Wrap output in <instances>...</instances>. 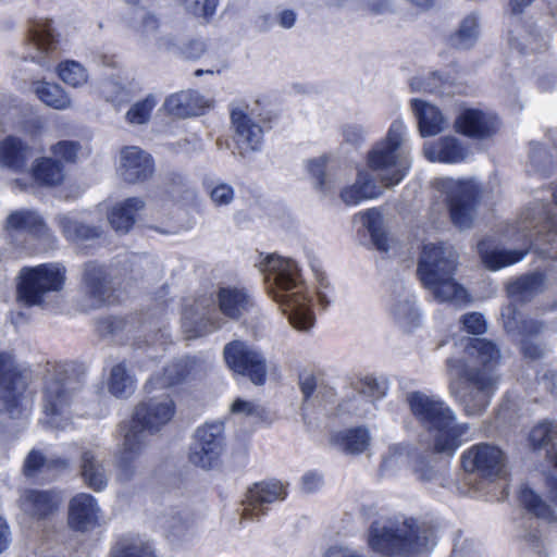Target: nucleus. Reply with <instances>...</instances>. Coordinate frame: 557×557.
<instances>
[{
  "label": "nucleus",
  "instance_id": "nucleus-53",
  "mask_svg": "<svg viewBox=\"0 0 557 557\" xmlns=\"http://www.w3.org/2000/svg\"><path fill=\"white\" fill-rule=\"evenodd\" d=\"M157 104V99L152 95H148L145 99L135 102L126 112L125 119L129 124H146Z\"/></svg>",
  "mask_w": 557,
  "mask_h": 557
},
{
  "label": "nucleus",
  "instance_id": "nucleus-42",
  "mask_svg": "<svg viewBox=\"0 0 557 557\" xmlns=\"http://www.w3.org/2000/svg\"><path fill=\"white\" fill-rule=\"evenodd\" d=\"M33 177L44 185H59L65 177L63 165L52 158H38L32 168Z\"/></svg>",
  "mask_w": 557,
  "mask_h": 557
},
{
  "label": "nucleus",
  "instance_id": "nucleus-41",
  "mask_svg": "<svg viewBox=\"0 0 557 557\" xmlns=\"http://www.w3.org/2000/svg\"><path fill=\"white\" fill-rule=\"evenodd\" d=\"M33 90L40 101L55 110H66L72 106L67 92L55 83L36 82Z\"/></svg>",
  "mask_w": 557,
  "mask_h": 557
},
{
  "label": "nucleus",
  "instance_id": "nucleus-12",
  "mask_svg": "<svg viewBox=\"0 0 557 557\" xmlns=\"http://www.w3.org/2000/svg\"><path fill=\"white\" fill-rule=\"evenodd\" d=\"M227 367L237 374L247 376L253 384L262 385L267 377V361L261 351L243 341H233L223 349Z\"/></svg>",
  "mask_w": 557,
  "mask_h": 557
},
{
  "label": "nucleus",
  "instance_id": "nucleus-57",
  "mask_svg": "<svg viewBox=\"0 0 557 557\" xmlns=\"http://www.w3.org/2000/svg\"><path fill=\"white\" fill-rule=\"evenodd\" d=\"M181 3L189 14L209 18L215 13L219 0H181Z\"/></svg>",
  "mask_w": 557,
  "mask_h": 557
},
{
  "label": "nucleus",
  "instance_id": "nucleus-24",
  "mask_svg": "<svg viewBox=\"0 0 557 557\" xmlns=\"http://www.w3.org/2000/svg\"><path fill=\"white\" fill-rule=\"evenodd\" d=\"M83 290L85 308L95 309L106 305L110 298V286L107 269L97 263L88 262L83 271Z\"/></svg>",
  "mask_w": 557,
  "mask_h": 557
},
{
  "label": "nucleus",
  "instance_id": "nucleus-44",
  "mask_svg": "<svg viewBox=\"0 0 557 557\" xmlns=\"http://www.w3.org/2000/svg\"><path fill=\"white\" fill-rule=\"evenodd\" d=\"M109 557H156L151 546L139 539H122L112 547Z\"/></svg>",
  "mask_w": 557,
  "mask_h": 557
},
{
  "label": "nucleus",
  "instance_id": "nucleus-60",
  "mask_svg": "<svg viewBox=\"0 0 557 557\" xmlns=\"http://www.w3.org/2000/svg\"><path fill=\"white\" fill-rule=\"evenodd\" d=\"M462 325L468 333L483 334L486 332V321L481 313L471 312L462 317Z\"/></svg>",
  "mask_w": 557,
  "mask_h": 557
},
{
  "label": "nucleus",
  "instance_id": "nucleus-2",
  "mask_svg": "<svg viewBox=\"0 0 557 557\" xmlns=\"http://www.w3.org/2000/svg\"><path fill=\"white\" fill-rule=\"evenodd\" d=\"M174 413V401L164 393L146 398L135 407L132 420L121 426L123 441L114 455L116 481L124 484L134 479L137 460L147 447V431H158Z\"/></svg>",
  "mask_w": 557,
  "mask_h": 557
},
{
  "label": "nucleus",
  "instance_id": "nucleus-19",
  "mask_svg": "<svg viewBox=\"0 0 557 557\" xmlns=\"http://www.w3.org/2000/svg\"><path fill=\"white\" fill-rule=\"evenodd\" d=\"M214 308L208 298H199L186 305L182 318V329L186 338H197L221 327V320L213 315Z\"/></svg>",
  "mask_w": 557,
  "mask_h": 557
},
{
  "label": "nucleus",
  "instance_id": "nucleus-56",
  "mask_svg": "<svg viewBox=\"0 0 557 557\" xmlns=\"http://www.w3.org/2000/svg\"><path fill=\"white\" fill-rule=\"evenodd\" d=\"M180 369H181L180 363H175V364H171V366L166 367L164 370V375L162 377H158V376L151 377L146 383L145 388L147 389V392L150 393V392L157 389L158 387H160V388L169 387V386H172V385L178 383L184 377V373Z\"/></svg>",
  "mask_w": 557,
  "mask_h": 557
},
{
  "label": "nucleus",
  "instance_id": "nucleus-20",
  "mask_svg": "<svg viewBox=\"0 0 557 557\" xmlns=\"http://www.w3.org/2000/svg\"><path fill=\"white\" fill-rule=\"evenodd\" d=\"M154 171L151 156L137 146H126L120 150L116 172L128 184H139L149 180Z\"/></svg>",
  "mask_w": 557,
  "mask_h": 557
},
{
  "label": "nucleus",
  "instance_id": "nucleus-45",
  "mask_svg": "<svg viewBox=\"0 0 557 557\" xmlns=\"http://www.w3.org/2000/svg\"><path fill=\"white\" fill-rule=\"evenodd\" d=\"M479 36V21L474 14L465 17L458 30L451 36V45L459 49H467L474 45Z\"/></svg>",
  "mask_w": 557,
  "mask_h": 557
},
{
  "label": "nucleus",
  "instance_id": "nucleus-58",
  "mask_svg": "<svg viewBox=\"0 0 557 557\" xmlns=\"http://www.w3.org/2000/svg\"><path fill=\"white\" fill-rule=\"evenodd\" d=\"M358 389L361 395L374 401L384 397L387 388L385 383H380L372 377H366L360 382Z\"/></svg>",
  "mask_w": 557,
  "mask_h": 557
},
{
  "label": "nucleus",
  "instance_id": "nucleus-39",
  "mask_svg": "<svg viewBox=\"0 0 557 557\" xmlns=\"http://www.w3.org/2000/svg\"><path fill=\"white\" fill-rule=\"evenodd\" d=\"M57 221L62 234L71 242L81 243L101 235L99 227L85 225L77 215L72 213L60 214Z\"/></svg>",
  "mask_w": 557,
  "mask_h": 557
},
{
  "label": "nucleus",
  "instance_id": "nucleus-55",
  "mask_svg": "<svg viewBox=\"0 0 557 557\" xmlns=\"http://www.w3.org/2000/svg\"><path fill=\"white\" fill-rule=\"evenodd\" d=\"M160 24L158 18L154 15L149 13H145L143 15L140 24L136 27L137 33L144 40H157V45L159 48H169L168 42L164 38L158 37Z\"/></svg>",
  "mask_w": 557,
  "mask_h": 557
},
{
  "label": "nucleus",
  "instance_id": "nucleus-31",
  "mask_svg": "<svg viewBox=\"0 0 557 557\" xmlns=\"http://www.w3.org/2000/svg\"><path fill=\"white\" fill-rule=\"evenodd\" d=\"M381 194L382 188L375 183L373 175L360 170L356 181L341 189L339 197L347 206H358L362 201L377 198Z\"/></svg>",
  "mask_w": 557,
  "mask_h": 557
},
{
  "label": "nucleus",
  "instance_id": "nucleus-22",
  "mask_svg": "<svg viewBox=\"0 0 557 557\" xmlns=\"http://www.w3.org/2000/svg\"><path fill=\"white\" fill-rule=\"evenodd\" d=\"M406 400L412 414L428 431L455 413L440 397L422 392L408 393Z\"/></svg>",
  "mask_w": 557,
  "mask_h": 557
},
{
  "label": "nucleus",
  "instance_id": "nucleus-5",
  "mask_svg": "<svg viewBox=\"0 0 557 557\" xmlns=\"http://www.w3.org/2000/svg\"><path fill=\"white\" fill-rule=\"evenodd\" d=\"M458 253L454 247L440 244H425L420 253L418 274L423 286L438 302H453L457 306L468 302L465 287L455 280Z\"/></svg>",
  "mask_w": 557,
  "mask_h": 557
},
{
  "label": "nucleus",
  "instance_id": "nucleus-49",
  "mask_svg": "<svg viewBox=\"0 0 557 557\" xmlns=\"http://www.w3.org/2000/svg\"><path fill=\"white\" fill-rule=\"evenodd\" d=\"M520 502L523 507L537 518L553 520V511L545 502L531 488L524 487L520 492Z\"/></svg>",
  "mask_w": 557,
  "mask_h": 557
},
{
  "label": "nucleus",
  "instance_id": "nucleus-28",
  "mask_svg": "<svg viewBox=\"0 0 557 557\" xmlns=\"http://www.w3.org/2000/svg\"><path fill=\"white\" fill-rule=\"evenodd\" d=\"M219 311L231 320H239L253 308L248 290L238 286L220 287L215 295Z\"/></svg>",
  "mask_w": 557,
  "mask_h": 557
},
{
  "label": "nucleus",
  "instance_id": "nucleus-46",
  "mask_svg": "<svg viewBox=\"0 0 557 557\" xmlns=\"http://www.w3.org/2000/svg\"><path fill=\"white\" fill-rule=\"evenodd\" d=\"M60 79L73 87L78 88L88 82V71L78 62L66 60L61 62L57 69Z\"/></svg>",
  "mask_w": 557,
  "mask_h": 557
},
{
  "label": "nucleus",
  "instance_id": "nucleus-33",
  "mask_svg": "<svg viewBox=\"0 0 557 557\" xmlns=\"http://www.w3.org/2000/svg\"><path fill=\"white\" fill-rule=\"evenodd\" d=\"M144 208L145 201L141 198H127L111 208L108 221L115 232L125 234L133 227Z\"/></svg>",
  "mask_w": 557,
  "mask_h": 557
},
{
  "label": "nucleus",
  "instance_id": "nucleus-27",
  "mask_svg": "<svg viewBox=\"0 0 557 557\" xmlns=\"http://www.w3.org/2000/svg\"><path fill=\"white\" fill-rule=\"evenodd\" d=\"M4 230L11 237L29 235L47 243L53 238L40 215L32 210H17L10 213L5 220Z\"/></svg>",
  "mask_w": 557,
  "mask_h": 557
},
{
  "label": "nucleus",
  "instance_id": "nucleus-8",
  "mask_svg": "<svg viewBox=\"0 0 557 557\" xmlns=\"http://www.w3.org/2000/svg\"><path fill=\"white\" fill-rule=\"evenodd\" d=\"M65 283V268L60 263L24 268L18 275L17 301L25 306H40L50 292H59Z\"/></svg>",
  "mask_w": 557,
  "mask_h": 557
},
{
  "label": "nucleus",
  "instance_id": "nucleus-30",
  "mask_svg": "<svg viewBox=\"0 0 557 557\" xmlns=\"http://www.w3.org/2000/svg\"><path fill=\"white\" fill-rule=\"evenodd\" d=\"M32 157V147L22 139L8 136L0 140V169L23 173L27 170Z\"/></svg>",
  "mask_w": 557,
  "mask_h": 557
},
{
  "label": "nucleus",
  "instance_id": "nucleus-1",
  "mask_svg": "<svg viewBox=\"0 0 557 557\" xmlns=\"http://www.w3.org/2000/svg\"><path fill=\"white\" fill-rule=\"evenodd\" d=\"M499 348L485 338L462 337L446 359L450 396L468 417L480 416L490 406L497 386L495 368Z\"/></svg>",
  "mask_w": 557,
  "mask_h": 557
},
{
  "label": "nucleus",
  "instance_id": "nucleus-17",
  "mask_svg": "<svg viewBox=\"0 0 557 557\" xmlns=\"http://www.w3.org/2000/svg\"><path fill=\"white\" fill-rule=\"evenodd\" d=\"M286 486L278 481L256 483L243 502L242 520H255L265 515L269 506L286 498Z\"/></svg>",
  "mask_w": 557,
  "mask_h": 557
},
{
  "label": "nucleus",
  "instance_id": "nucleus-43",
  "mask_svg": "<svg viewBox=\"0 0 557 557\" xmlns=\"http://www.w3.org/2000/svg\"><path fill=\"white\" fill-rule=\"evenodd\" d=\"M369 431L364 428L347 430L334 435L333 441L345 451L350 454L363 453L370 444Z\"/></svg>",
  "mask_w": 557,
  "mask_h": 557
},
{
  "label": "nucleus",
  "instance_id": "nucleus-40",
  "mask_svg": "<svg viewBox=\"0 0 557 557\" xmlns=\"http://www.w3.org/2000/svg\"><path fill=\"white\" fill-rule=\"evenodd\" d=\"M108 391L116 398H127L136 389V380L128 371L125 363L113 366L108 377Z\"/></svg>",
  "mask_w": 557,
  "mask_h": 557
},
{
  "label": "nucleus",
  "instance_id": "nucleus-35",
  "mask_svg": "<svg viewBox=\"0 0 557 557\" xmlns=\"http://www.w3.org/2000/svg\"><path fill=\"white\" fill-rule=\"evenodd\" d=\"M411 107L423 137L435 136L446 128L447 120L435 106L420 99H412Z\"/></svg>",
  "mask_w": 557,
  "mask_h": 557
},
{
  "label": "nucleus",
  "instance_id": "nucleus-47",
  "mask_svg": "<svg viewBox=\"0 0 557 557\" xmlns=\"http://www.w3.org/2000/svg\"><path fill=\"white\" fill-rule=\"evenodd\" d=\"M544 286V276L540 273H532L520 277L508 286V293L510 296L519 297L521 300H525L533 294L542 290Z\"/></svg>",
  "mask_w": 557,
  "mask_h": 557
},
{
  "label": "nucleus",
  "instance_id": "nucleus-11",
  "mask_svg": "<svg viewBox=\"0 0 557 557\" xmlns=\"http://www.w3.org/2000/svg\"><path fill=\"white\" fill-rule=\"evenodd\" d=\"M27 377L16 371L11 355L0 354V412L17 417L28 409L30 400L24 396Z\"/></svg>",
  "mask_w": 557,
  "mask_h": 557
},
{
  "label": "nucleus",
  "instance_id": "nucleus-21",
  "mask_svg": "<svg viewBox=\"0 0 557 557\" xmlns=\"http://www.w3.org/2000/svg\"><path fill=\"white\" fill-rule=\"evenodd\" d=\"M406 400L412 414L428 431L455 413L440 397L422 392L408 393Z\"/></svg>",
  "mask_w": 557,
  "mask_h": 557
},
{
  "label": "nucleus",
  "instance_id": "nucleus-37",
  "mask_svg": "<svg viewBox=\"0 0 557 557\" xmlns=\"http://www.w3.org/2000/svg\"><path fill=\"white\" fill-rule=\"evenodd\" d=\"M327 158L321 156L307 162V171L311 176L313 187L322 197H331L335 194L339 182L337 173L326 171Z\"/></svg>",
  "mask_w": 557,
  "mask_h": 557
},
{
  "label": "nucleus",
  "instance_id": "nucleus-9",
  "mask_svg": "<svg viewBox=\"0 0 557 557\" xmlns=\"http://www.w3.org/2000/svg\"><path fill=\"white\" fill-rule=\"evenodd\" d=\"M435 186L445 197L451 221L459 230L470 228L475 216L478 185L474 181L438 178Z\"/></svg>",
  "mask_w": 557,
  "mask_h": 557
},
{
  "label": "nucleus",
  "instance_id": "nucleus-15",
  "mask_svg": "<svg viewBox=\"0 0 557 557\" xmlns=\"http://www.w3.org/2000/svg\"><path fill=\"white\" fill-rule=\"evenodd\" d=\"M504 326L508 333L521 336V350L525 358L536 360L545 356L546 347L529 339L530 336L540 334L544 325L533 319H521L517 308L507 306L502 311Z\"/></svg>",
  "mask_w": 557,
  "mask_h": 557
},
{
  "label": "nucleus",
  "instance_id": "nucleus-16",
  "mask_svg": "<svg viewBox=\"0 0 557 557\" xmlns=\"http://www.w3.org/2000/svg\"><path fill=\"white\" fill-rule=\"evenodd\" d=\"M429 434L433 451L448 457L454 456L459 447L473 437L471 425L458 422L456 412L451 414V418L443 420L429 430Z\"/></svg>",
  "mask_w": 557,
  "mask_h": 557
},
{
  "label": "nucleus",
  "instance_id": "nucleus-54",
  "mask_svg": "<svg viewBox=\"0 0 557 557\" xmlns=\"http://www.w3.org/2000/svg\"><path fill=\"white\" fill-rule=\"evenodd\" d=\"M411 88L413 90L437 92L441 95H448L450 92L447 79L443 78L436 72L430 74L428 77H414L411 81Z\"/></svg>",
  "mask_w": 557,
  "mask_h": 557
},
{
  "label": "nucleus",
  "instance_id": "nucleus-38",
  "mask_svg": "<svg viewBox=\"0 0 557 557\" xmlns=\"http://www.w3.org/2000/svg\"><path fill=\"white\" fill-rule=\"evenodd\" d=\"M479 252L482 259L483 264L492 270L496 271L502 268L511 265L520 260L527 255L528 249L524 250H505L498 249L497 247H493L491 240H482L478 245Z\"/></svg>",
  "mask_w": 557,
  "mask_h": 557
},
{
  "label": "nucleus",
  "instance_id": "nucleus-36",
  "mask_svg": "<svg viewBox=\"0 0 557 557\" xmlns=\"http://www.w3.org/2000/svg\"><path fill=\"white\" fill-rule=\"evenodd\" d=\"M424 154L433 162L458 163L469 156V149L459 139L448 136L435 144H426Z\"/></svg>",
  "mask_w": 557,
  "mask_h": 557
},
{
  "label": "nucleus",
  "instance_id": "nucleus-50",
  "mask_svg": "<svg viewBox=\"0 0 557 557\" xmlns=\"http://www.w3.org/2000/svg\"><path fill=\"white\" fill-rule=\"evenodd\" d=\"M409 459V449L406 445L394 444L388 447L387 453L383 456L381 465V473L383 475H391Z\"/></svg>",
  "mask_w": 557,
  "mask_h": 557
},
{
  "label": "nucleus",
  "instance_id": "nucleus-13",
  "mask_svg": "<svg viewBox=\"0 0 557 557\" xmlns=\"http://www.w3.org/2000/svg\"><path fill=\"white\" fill-rule=\"evenodd\" d=\"M224 425L222 422L206 423L197 429L190 446L189 460L193 465L211 469L218 465L224 453Z\"/></svg>",
  "mask_w": 557,
  "mask_h": 557
},
{
  "label": "nucleus",
  "instance_id": "nucleus-51",
  "mask_svg": "<svg viewBox=\"0 0 557 557\" xmlns=\"http://www.w3.org/2000/svg\"><path fill=\"white\" fill-rule=\"evenodd\" d=\"M203 187L211 202L215 207H225L233 202L235 197L234 188L222 181H209L203 182Z\"/></svg>",
  "mask_w": 557,
  "mask_h": 557
},
{
  "label": "nucleus",
  "instance_id": "nucleus-34",
  "mask_svg": "<svg viewBox=\"0 0 557 557\" xmlns=\"http://www.w3.org/2000/svg\"><path fill=\"white\" fill-rule=\"evenodd\" d=\"M389 313L395 323L405 332H411L420 325L421 314L414 297L403 290L389 305Z\"/></svg>",
  "mask_w": 557,
  "mask_h": 557
},
{
  "label": "nucleus",
  "instance_id": "nucleus-3",
  "mask_svg": "<svg viewBox=\"0 0 557 557\" xmlns=\"http://www.w3.org/2000/svg\"><path fill=\"white\" fill-rule=\"evenodd\" d=\"M267 289L287 314L290 324L300 331L313 326L314 317L310 308V297L298 264L288 258L269 255L259 263Z\"/></svg>",
  "mask_w": 557,
  "mask_h": 557
},
{
  "label": "nucleus",
  "instance_id": "nucleus-48",
  "mask_svg": "<svg viewBox=\"0 0 557 557\" xmlns=\"http://www.w3.org/2000/svg\"><path fill=\"white\" fill-rule=\"evenodd\" d=\"M30 40L38 51L49 52L55 49L58 41L52 23H36L30 30Z\"/></svg>",
  "mask_w": 557,
  "mask_h": 557
},
{
  "label": "nucleus",
  "instance_id": "nucleus-7",
  "mask_svg": "<svg viewBox=\"0 0 557 557\" xmlns=\"http://www.w3.org/2000/svg\"><path fill=\"white\" fill-rule=\"evenodd\" d=\"M519 238L529 246H537L539 240H545L548 247H539L540 252L546 258L557 259V216L553 213V207L539 202L528 207L518 222Z\"/></svg>",
  "mask_w": 557,
  "mask_h": 557
},
{
  "label": "nucleus",
  "instance_id": "nucleus-29",
  "mask_svg": "<svg viewBox=\"0 0 557 557\" xmlns=\"http://www.w3.org/2000/svg\"><path fill=\"white\" fill-rule=\"evenodd\" d=\"M79 473L85 485L95 492H102L108 486L110 471L104 459L94 449L82 451Z\"/></svg>",
  "mask_w": 557,
  "mask_h": 557
},
{
  "label": "nucleus",
  "instance_id": "nucleus-62",
  "mask_svg": "<svg viewBox=\"0 0 557 557\" xmlns=\"http://www.w3.org/2000/svg\"><path fill=\"white\" fill-rule=\"evenodd\" d=\"M361 218L363 226L367 227L371 235L382 231V215L376 209H369L362 212Z\"/></svg>",
  "mask_w": 557,
  "mask_h": 557
},
{
  "label": "nucleus",
  "instance_id": "nucleus-10",
  "mask_svg": "<svg viewBox=\"0 0 557 557\" xmlns=\"http://www.w3.org/2000/svg\"><path fill=\"white\" fill-rule=\"evenodd\" d=\"M78 389V381L63 374L47 380L44 389V410L51 426L65 429L70 424L73 400Z\"/></svg>",
  "mask_w": 557,
  "mask_h": 557
},
{
  "label": "nucleus",
  "instance_id": "nucleus-32",
  "mask_svg": "<svg viewBox=\"0 0 557 557\" xmlns=\"http://www.w3.org/2000/svg\"><path fill=\"white\" fill-rule=\"evenodd\" d=\"M164 110L175 117L199 115L209 107L208 100L197 91H180L166 98Z\"/></svg>",
  "mask_w": 557,
  "mask_h": 557
},
{
  "label": "nucleus",
  "instance_id": "nucleus-26",
  "mask_svg": "<svg viewBox=\"0 0 557 557\" xmlns=\"http://www.w3.org/2000/svg\"><path fill=\"white\" fill-rule=\"evenodd\" d=\"M102 511L97 499L87 493H79L69 504V525L76 531H88L99 525Z\"/></svg>",
  "mask_w": 557,
  "mask_h": 557
},
{
  "label": "nucleus",
  "instance_id": "nucleus-25",
  "mask_svg": "<svg viewBox=\"0 0 557 557\" xmlns=\"http://www.w3.org/2000/svg\"><path fill=\"white\" fill-rule=\"evenodd\" d=\"M497 127L498 121L495 115L473 108L461 110L455 120V128L458 133L476 139L492 136Z\"/></svg>",
  "mask_w": 557,
  "mask_h": 557
},
{
  "label": "nucleus",
  "instance_id": "nucleus-63",
  "mask_svg": "<svg viewBox=\"0 0 557 557\" xmlns=\"http://www.w3.org/2000/svg\"><path fill=\"white\" fill-rule=\"evenodd\" d=\"M343 136L346 143L357 146L363 143L366 131L361 125L348 124L343 128Z\"/></svg>",
  "mask_w": 557,
  "mask_h": 557
},
{
  "label": "nucleus",
  "instance_id": "nucleus-59",
  "mask_svg": "<svg viewBox=\"0 0 557 557\" xmlns=\"http://www.w3.org/2000/svg\"><path fill=\"white\" fill-rule=\"evenodd\" d=\"M51 151L54 157L64 160L65 162H74L79 151V145L76 141L63 140L55 144Z\"/></svg>",
  "mask_w": 557,
  "mask_h": 557
},
{
  "label": "nucleus",
  "instance_id": "nucleus-23",
  "mask_svg": "<svg viewBox=\"0 0 557 557\" xmlns=\"http://www.w3.org/2000/svg\"><path fill=\"white\" fill-rule=\"evenodd\" d=\"M64 498L53 490H25L18 499L20 509L33 519H47L55 513Z\"/></svg>",
  "mask_w": 557,
  "mask_h": 557
},
{
  "label": "nucleus",
  "instance_id": "nucleus-14",
  "mask_svg": "<svg viewBox=\"0 0 557 557\" xmlns=\"http://www.w3.org/2000/svg\"><path fill=\"white\" fill-rule=\"evenodd\" d=\"M467 472L487 479L499 478L505 471V454L495 445L481 443L466 449L461 456Z\"/></svg>",
  "mask_w": 557,
  "mask_h": 557
},
{
  "label": "nucleus",
  "instance_id": "nucleus-64",
  "mask_svg": "<svg viewBox=\"0 0 557 557\" xmlns=\"http://www.w3.org/2000/svg\"><path fill=\"white\" fill-rule=\"evenodd\" d=\"M451 557H480V554L473 542L465 540L455 544Z\"/></svg>",
  "mask_w": 557,
  "mask_h": 557
},
{
  "label": "nucleus",
  "instance_id": "nucleus-6",
  "mask_svg": "<svg viewBox=\"0 0 557 557\" xmlns=\"http://www.w3.org/2000/svg\"><path fill=\"white\" fill-rule=\"evenodd\" d=\"M407 135L408 131L403 121L395 120L386 138L369 152L368 164L377 172L385 187L399 184L408 173L410 159L406 147Z\"/></svg>",
  "mask_w": 557,
  "mask_h": 557
},
{
  "label": "nucleus",
  "instance_id": "nucleus-61",
  "mask_svg": "<svg viewBox=\"0 0 557 557\" xmlns=\"http://www.w3.org/2000/svg\"><path fill=\"white\" fill-rule=\"evenodd\" d=\"M45 466L46 459L44 455L40 451L32 450L25 459L24 472L27 476H33Z\"/></svg>",
  "mask_w": 557,
  "mask_h": 557
},
{
  "label": "nucleus",
  "instance_id": "nucleus-52",
  "mask_svg": "<svg viewBox=\"0 0 557 557\" xmlns=\"http://www.w3.org/2000/svg\"><path fill=\"white\" fill-rule=\"evenodd\" d=\"M530 441L535 448H544L548 445H552L554 448L557 445V423H539L532 429L530 433Z\"/></svg>",
  "mask_w": 557,
  "mask_h": 557
},
{
  "label": "nucleus",
  "instance_id": "nucleus-4",
  "mask_svg": "<svg viewBox=\"0 0 557 557\" xmlns=\"http://www.w3.org/2000/svg\"><path fill=\"white\" fill-rule=\"evenodd\" d=\"M370 547L392 557H416L434 548L436 528L416 519L384 520L372 523L369 531Z\"/></svg>",
  "mask_w": 557,
  "mask_h": 557
},
{
  "label": "nucleus",
  "instance_id": "nucleus-18",
  "mask_svg": "<svg viewBox=\"0 0 557 557\" xmlns=\"http://www.w3.org/2000/svg\"><path fill=\"white\" fill-rule=\"evenodd\" d=\"M234 140L240 154L258 151L263 143L264 129L259 120L251 115L247 107H237L231 111Z\"/></svg>",
  "mask_w": 557,
  "mask_h": 557
}]
</instances>
